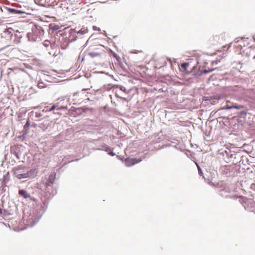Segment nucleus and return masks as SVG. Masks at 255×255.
<instances>
[{"instance_id": "1", "label": "nucleus", "mask_w": 255, "mask_h": 255, "mask_svg": "<svg viewBox=\"0 0 255 255\" xmlns=\"http://www.w3.org/2000/svg\"><path fill=\"white\" fill-rule=\"evenodd\" d=\"M88 40L87 41L85 45L83 46L82 51H84V57L88 55L90 56L91 57L94 58L100 56L102 52L99 50L97 46L90 45L88 46ZM84 58L82 59L83 60Z\"/></svg>"}, {"instance_id": "2", "label": "nucleus", "mask_w": 255, "mask_h": 255, "mask_svg": "<svg viewBox=\"0 0 255 255\" xmlns=\"http://www.w3.org/2000/svg\"><path fill=\"white\" fill-rule=\"evenodd\" d=\"M55 174H51L49 175L47 181L45 183V185L46 187L50 186L55 181Z\"/></svg>"}, {"instance_id": "3", "label": "nucleus", "mask_w": 255, "mask_h": 255, "mask_svg": "<svg viewBox=\"0 0 255 255\" xmlns=\"http://www.w3.org/2000/svg\"><path fill=\"white\" fill-rule=\"evenodd\" d=\"M220 37L218 35L213 36L210 38L209 42L213 45L216 44L219 42Z\"/></svg>"}, {"instance_id": "4", "label": "nucleus", "mask_w": 255, "mask_h": 255, "mask_svg": "<svg viewBox=\"0 0 255 255\" xmlns=\"http://www.w3.org/2000/svg\"><path fill=\"white\" fill-rule=\"evenodd\" d=\"M18 193L20 196H22L24 198H28L30 197L29 194H28L26 191L22 189L19 190Z\"/></svg>"}, {"instance_id": "5", "label": "nucleus", "mask_w": 255, "mask_h": 255, "mask_svg": "<svg viewBox=\"0 0 255 255\" xmlns=\"http://www.w3.org/2000/svg\"><path fill=\"white\" fill-rule=\"evenodd\" d=\"M67 107L65 106H60L59 107L58 105H53L52 106V107L49 109V111H52L54 110L55 109L57 110H63V109H66Z\"/></svg>"}, {"instance_id": "6", "label": "nucleus", "mask_w": 255, "mask_h": 255, "mask_svg": "<svg viewBox=\"0 0 255 255\" xmlns=\"http://www.w3.org/2000/svg\"><path fill=\"white\" fill-rule=\"evenodd\" d=\"M189 63H184L181 64L180 69L181 70L184 71H188L187 68L189 67Z\"/></svg>"}, {"instance_id": "7", "label": "nucleus", "mask_w": 255, "mask_h": 255, "mask_svg": "<svg viewBox=\"0 0 255 255\" xmlns=\"http://www.w3.org/2000/svg\"><path fill=\"white\" fill-rule=\"evenodd\" d=\"M140 160H137L136 159H130V160L127 161V164L128 166H130V165H133L135 163H137L139 162Z\"/></svg>"}, {"instance_id": "8", "label": "nucleus", "mask_w": 255, "mask_h": 255, "mask_svg": "<svg viewBox=\"0 0 255 255\" xmlns=\"http://www.w3.org/2000/svg\"><path fill=\"white\" fill-rule=\"evenodd\" d=\"M28 177H29V173L28 172L24 173V174H20L17 175V177L19 179L27 178Z\"/></svg>"}, {"instance_id": "9", "label": "nucleus", "mask_w": 255, "mask_h": 255, "mask_svg": "<svg viewBox=\"0 0 255 255\" xmlns=\"http://www.w3.org/2000/svg\"><path fill=\"white\" fill-rule=\"evenodd\" d=\"M43 45L45 46V47H48L49 46H51V47L53 48V47L55 46L54 45H52L50 43V42L48 40H45L44 42H43Z\"/></svg>"}, {"instance_id": "10", "label": "nucleus", "mask_w": 255, "mask_h": 255, "mask_svg": "<svg viewBox=\"0 0 255 255\" xmlns=\"http://www.w3.org/2000/svg\"><path fill=\"white\" fill-rule=\"evenodd\" d=\"M233 108L238 110H241L244 108V106L242 105H238L236 104L234 106L232 107L231 108Z\"/></svg>"}, {"instance_id": "11", "label": "nucleus", "mask_w": 255, "mask_h": 255, "mask_svg": "<svg viewBox=\"0 0 255 255\" xmlns=\"http://www.w3.org/2000/svg\"><path fill=\"white\" fill-rule=\"evenodd\" d=\"M88 32V29L87 28H85V27H83L81 29V34H85Z\"/></svg>"}, {"instance_id": "12", "label": "nucleus", "mask_w": 255, "mask_h": 255, "mask_svg": "<svg viewBox=\"0 0 255 255\" xmlns=\"http://www.w3.org/2000/svg\"><path fill=\"white\" fill-rule=\"evenodd\" d=\"M49 53L50 55H52L53 56H56L57 55V53L56 52H52V51H49Z\"/></svg>"}, {"instance_id": "13", "label": "nucleus", "mask_w": 255, "mask_h": 255, "mask_svg": "<svg viewBox=\"0 0 255 255\" xmlns=\"http://www.w3.org/2000/svg\"><path fill=\"white\" fill-rule=\"evenodd\" d=\"M213 71V70H209V71H207V70H205L204 71V73H209V72H211V71Z\"/></svg>"}, {"instance_id": "14", "label": "nucleus", "mask_w": 255, "mask_h": 255, "mask_svg": "<svg viewBox=\"0 0 255 255\" xmlns=\"http://www.w3.org/2000/svg\"><path fill=\"white\" fill-rule=\"evenodd\" d=\"M121 99L123 101H126V102H128V100H127L126 98H121Z\"/></svg>"}, {"instance_id": "15", "label": "nucleus", "mask_w": 255, "mask_h": 255, "mask_svg": "<svg viewBox=\"0 0 255 255\" xmlns=\"http://www.w3.org/2000/svg\"><path fill=\"white\" fill-rule=\"evenodd\" d=\"M29 123H28V122H27L26 123V124L25 125L24 127H28V126H29Z\"/></svg>"}, {"instance_id": "16", "label": "nucleus", "mask_w": 255, "mask_h": 255, "mask_svg": "<svg viewBox=\"0 0 255 255\" xmlns=\"http://www.w3.org/2000/svg\"><path fill=\"white\" fill-rule=\"evenodd\" d=\"M237 47L239 49H240V50L242 49V46H241V45H239L237 46Z\"/></svg>"}, {"instance_id": "17", "label": "nucleus", "mask_w": 255, "mask_h": 255, "mask_svg": "<svg viewBox=\"0 0 255 255\" xmlns=\"http://www.w3.org/2000/svg\"><path fill=\"white\" fill-rule=\"evenodd\" d=\"M253 38L254 40L255 41V34L253 35Z\"/></svg>"}, {"instance_id": "18", "label": "nucleus", "mask_w": 255, "mask_h": 255, "mask_svg": "<svg viewBox=\"0 0 255 255\" xmlns=\"http://www.w3.org/2000/svg\"><path fill=\"white\" fill-rule=\"evenodd\" d=\"M93 28H94V30H96L97 29V27H96V26H93Z\"/></svg>"}, {"instance_id": "19", "label": "nucleus", "mask_w": 255, "mask_h": 255, "mask_svg": "<svg viewBox=\"0 0 255 255\" xmlns=\"http://www.w3.org/2000/svg\"><path fill=\"white\" fill-rule=\"evenodd\" d=\"M110 154L111 155H112V156H113V155H115V154H114L112 152L111 153H110Z\"/></svg>"}, {"instance_id": "20", "label": "nucleus", "mask_w": 255, "mask_h": 255, "mask_svg": "<svg viewBox=\"0 0 255 255\" xmlns=\"http://www.w3.org/2000/svg\"><path fill=\"white\" fill-rule=\"evenodd\" d=\"M12 10L13 11H16L15 9H12Z\"/></svg>"}, {"instance_id": "21", "label": "nucleus", "mask_w": 255, "mask_h": 255, "mask_svg": "<svg viewBox=\"0 0 255 255\" xmlns=\"http://www.w3.org/2000/svg\"><path fill=\"white\" fill-rule=\"evenodd\" d=\"M254 59H255V55L254 56Z\"/></svg>"}]
</instances>
